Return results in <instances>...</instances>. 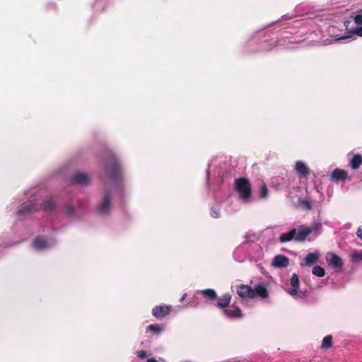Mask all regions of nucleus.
Here are the masks:
<instances>
[{"mask_svg":"<svg viewBox=\"0 0 362 362\" xmlns=\"http://www.w3.org/2000/svg\"><path fill=\"white\" fill-rule=\"evenodd\" d=\"M105 170L110 179L113 182H120L122 179V168L117 157L110 154L106 159Z\"/></svg>","mask_w":362,"mask_h":362,"instance_id":"nucleus-1","label":"nucleus"},{"mask_svg":"<svg viewBox=\"0 0 362 362\" xmlns=\"http://www.w3.org/2000/svg\"><path fill=\"white\" fill-rule=\"evenodd\" d=\"M235 189L239 193L240 197L245 202L250 200L252 188L247 178L241 177L235 180Z\"/></svg>","mask_w":362,"mask_h":362,"instance_id":"nucleus-2","label":"nucleus"},{"mask_svg":"<svg viewBox=\"0 0 362 362\" xmlns=\"http://www.w3.org/2000/svg\"><path fill=\"white\" fill-rule=\"evenodd\" d=\"M322 225L320 222H313L310 226H306L305 225L299 226V240H306L308 235L313 232L320 233L322 230Z\"/></svg>","mask_w":362,"mask_h":362,"instance_id":"nucleus-3","label":"nucleus"},{"mask_svg":"<svg viewBox=\"0 0 362 362\" xmlns=\"http://www.w3.org/2000/svg\"><path fill=\"white\" fill-rule=\"evenodd\" d=\"M299 226L297 228H292L288 233H281L279 236V241L281 243H286L291 240H294L297 243H304L305 240H299Z\"/></svg>","mask_w":362,"mask_h":362,"instance_id":"nucleus-4","label":"nucleus"},{"mask_svg":"<svg viewBox=\"0 0 362 362\" xmlns=\"http://www.w3.org/2000/svg\"><path fill=\"white\" fill-rule=\"evenodd\" d=\"M237 294L242 299H252L254 298L253 288L245 284H240L237 286Z\"/></svg>","mask_w":362,"mask_h":362,"instance_id":"nucleus-5","label":"nucleus"},{"mask_svg":"<svg viewBox=\"0 0 362 362\" xmlns=\"http://www.w3.org/2000/svg\"><path fill=\"white\" fill-rule=\"evenodd\" d=\"M39 210L40 208L36 204L29 201L21 204L18 214L20 216H24L33 212L38 211Z\"/></svg>","mask_w":362,"mask_h":362,"instance_id":"nucleus-6","label":"nucleus"},{"mask_svg":"<svg viewBox=\"0 0 362 362\" xmlns=\"http://www.w3.org/2000/svg\"><path fill=\"white\" fill-rule=\"evenodd\" d=\"M171 310V305H156L152 309V313L157 319H161L168 315Z\"/></svg>","mask_w":362,"mask_h":362,"instance_id":"nucleus-7","label":"nucleus"},{"mask_svg":"<svg viewBox=\"0 0 362 362\" xmlns=\"http://www.w3.org/2000/svg\"><path fill=\"white\" fill-rule=\"evenodd\" d=\"M326 259L328 262L329 265L334 269H341L343 266V261L341 258L334 253L328 254Z\"/></svg>","mask_w":362,"mask_h":362,"instance_id":"nucleus-8","label":"nucleus"},{"mask_svg":"<svg viewBox=\"0 0 362 362\" xmlns=\"http://www.w3.org/2000/svg\"><path fill=\"white\" fill-rule=\"evenodd\" d=\"M223 314L228 318L236 319L243 317V313L240 308L237 306H228L227 308L223 310Z\"/></svg>","mask_w":362,"mask_h":362,"instance_id":"nucleus-9","label":"nucleus"},{"mask_svg":"<svg viewBox=\"0 0 362 362\" xmlns=\"http://www.w3.org/2000/svg\"><path fill=\"white\" fill-rule=\"evenodd\" d=\"M112 194L110 192H106L104 195L103 202L98 206L99 212L107 214L110 211L111 206Z\"/></svg>","mask_w":362,"mask_h":362,"instance_id":"nucleus-10","label":"nucleus"},{"mask_svg":"<svg viewBox=\"0 0 362 362\" xmlns=\"http://www.w3.org/2000/svg\"><path fill=\"white\" fill-rule=\"evenodd\" d=\"M288 264L289 259L283 255H276L273 259L272 265L276 268H285Z\"/></svg>","mask_w":362,"mask_h":362,"instance_id":"nucleus-11","label":"nucleus"},{"mask_svg":"<svg viewBox=\"0 0 362 362\" xmlns=\"http://www.w3.org/2000/svg\"><path fill=\"white\" fill-rule=\"evenodd\" d=\"M254 298L259 297L262 299L267 298L269 296L268 290L262 284H257L253 288Z\"/></svg>","mask_w":362,"mask_h":362,"instance_id":"nucleus-12","label":"nucleus"},{"mask_svg":"<svg viewBox=\"0 0 362 362\" xmlns=\"http://www.w3.org/2000/svg\"><path fill=\"white\" fill-rule=\"evenodd\" d=\"M72 182L79 185H88L89 177L87 174L83 173H76L71 178Z\"/></svg>","mask_w":362,"mask_h":362,"instance_id":"nucleus-13","label":"nucleus"},{"mask_svg":"<svg viewBox=\"0 0 362 362\" xmlns=\"http://www.w3.org/2000/svg\"><path fill=\"white\" fill-rule=\"evenodd\" d=\"M348 178V173L346 170L337 168L335 169L332 175L331 179L332 181L339 182L340 181H344Z\"/></svg>","mask_w":362,"mask_h":362,"instance_id":"nucleus-14","label":"nucleus"},{"mask_svg":"<svg viewBox=\"0 0 362 362\" xmlns=\"http://www.w3.org/2000/svg\"><path fill=\"white\" fill-rule=\"evenodd\" d=\"M33 247L37 250H43L48 247V243L43 236L39 235L33 240Z\"/></svg>","mask_w":362,"mask_h":362,"instance_id":"nucleus-15","label":"nucleus"},{"mask_svg":"<svg viewBox=\"0 0 362 362\" xmlns=\"http://www.w3.org/2000/svg\"><path fill=\"white\" fill-rule=\"evenodd\" d=\"M295 170L302 177H307L310 174L309 168L302 161L296 163Z\"/></svg>","mask_w":362,"mask_h":362,"instance_id":"nucleus-16","label":"nucleus"},{"mask_svg":"<svg viewBox=\"0 0 362 362\" xmlns=\"http://www.w3.org/2000/svg\"><path fill=\"white\" fill-rule=\"evenodd\" d=\"M230 301L231 295L229 293H226L218 298L216 306L224 310L229 306Z\"/></svg>","mask_w":362,"mask_h":362,"instance_id":"nucleus-17","label":"nucleus"},{"mask_svg":"<svg viewBox=\"0 0 362 362\" xmlns=\"http://www.w3.org/2000/svg\"><path fill=\"white\" fill-rule=\"evenodd\" d=\"M362 164V156L361 154L354 155L350 160V167L353 170H357Z\"/></svg>","mask_w":362,"mask_h":362,"instance_id":"nucleus-18","label":"nucleus"},{"mask_svg":"<svg viewBox=\"0 0 362 362\" xmlns=\"http://www.w3.org/2000/svg\"><path fill=\"white\" fill-rule=\"evenodd\" d=\"M320 255L317 253H309L305 258V264L307 266H312L319 259Z\"/></svg>","mask_w":362,"mask_h":362,"instance_id":"nucleus-19","label":"nucleus"},{"mask_svg":"<svg viewBox=\"0 0 362 362\" xmlns=\"http://www.w3.org/2000/svg\"><path fill=\"white\" fill-rule=\"evenodd\" d=\"M202 294L205 298H207L211 300H214L217 298L216 293L214 290L208 288L202 291Z\"/></svg>","mask_w":362,"mask_h":362,"instance_id":"nucleus-20","label":"nucleus"},{"mask_svg":"<svg viewBox=\"0 0 362 362\" xmlns=\"http://www.w3.org/2000/svg\"><path fill=\"white\" fill-rule=\"evenodd\" d=\"M54 203L52 199H48L42 203L40 208L45 211H50L54 208Z\"/></svg>","mask_w":362,"mask_h":362,"instance_id":"nucleus-21","label":"nucleus"},{"mask_svg":"<svg viewBox=\"0 0 362 362\" xmlns=\"http://www.w3.org/2000/svg\"><path fill=\"white\" fill-rule=\"evenodd\" d=\"M332 346V335H327L324 337L321 348L322 349H329Z\"/></svg>","mask_w":362,"mask_h":362,"instance_id":"nucleus-22","label":"nucleus"},{"mask_svg":"<svg viewBox=\"0 0 362 362\" xmlns=\"http://www.w3.org/2000/svg\"><path fill=\"white\" fill-rule=\"evenodd\" d=\"M312 273L313 275L318 277H322L325 275V269L318 265H316L313 268Z\"/></svg>","mask_w":362,"mask_h":362,"instance_id":"nucleus-23","label":"nucleus"},{"mask_svg":"<svg viewBox=\"0 0 362 362\" xmlns=\"http://www.w3.org/2000/svg\"><path fill=\"white\" fill-rule=\"evenodd\" d=\"M351 260L353 262H361L362 261V250H354L351 255Z\"/></svg>","mask_w":362,"mask_h":362,"instance_id":"nucleus-24","label":"nucleus"},{"mask_svg":"<svg viewBox=\"0 0 362 362\" xmlns=\"http://www.w3.org/2000/svg\"><path fill=\"white\" fill-rule=\"evenodd\" d=\"M298 287H292L291 289L288 290V293L292 296H297L298 298H302L304 297V293L302 292L298 293Z\"/></svg>","mask_w":362,"mask_h":362,"instance_id":"nucleus-25","label":"nucleus"},{"mask_svg":"<svg viewBox=\"0 0 362 362\" xmlns=\"http://www.w3.org/2000/svg\"><path fill=\"white\" fill-rule=\"evenodd\" d=\"M290 281L292 287H299V279L296 274L292 275Z\"/></svg>","mask_w":362,"mask_h":362,"instance_id":"nucleus-26","label":"nucleus"},{"mask_svg":"<svg viewBox=\"0 0 362 362\" xmlns=\"http://www.w3.org/2000/svg\"><path fill=\"white\" fill-rule=\"evenodd\" d=\"M148 329L156 333L159 334L162 331V328L160 327L159 325H150L148 327Z\"/></svg>","mask_w":362,"mask_h":362,"instance_id":"nucleus-27","label":"nucleus"},{"mask_svg":"<svg viewBox=\"0 0 362 362\" xmlns=\"http://www.w3.org/2000/svg\"><path fill=\"white\" fill-rule=\"evenodd\" d=\"M300 204L305 209L310 210L312 209V202L307 199L300 200Z\"/></svg>","mask_w":362,"mask_h":362,"instance_id":"nucleus-28","label":"nucleus"},{"mask_svg":"<svg viewBox=\"0 0 362 362\" xmlns=\"http://www.w3.org/2000/svg\"><path fill=\"white\" fill-rule=\"evenodd\" d=\"M268 196V189L265 184H263L260 187V197L267 198Z\"/></svg>","mask_w":362,"mask_h":362,"instance_id":"nucleus-29","label":"nucleus"},{"mask_svg":"<svg viewBox=\"0 0 362 362\" xmlns=\"http://www.w3.org/2000/svg\"><path fill=\"white\" fill-rule=\"evenodd\" d=\"M360 14L354 17V21L357 25H362V9L359 11Z\"/></svg>","mask_w":362,"mask_h":362,"instance_id":"nucleus-30","label":"nucleus"},{"mask_svg":"<svg viewBox=\"0 0 362 362\" xmlns=\"http://www.w3.org/2000/svg\"><path fill=\"white\" fill-rule=\"evenodd\" d=\"M210 214L213 218H217L219 217V211L214 208H211Z\"/></svg>","mask_w":362,"mask_h":362,"instance_id":"nucleus-31","label":"nucleus"},{"mask_svg":"<svg viewBox=\"0 0 362 362\" xmlns=\"http://www.w3.org/2000/svg\"><path fill=\"white\" fill-rule=\"evenodd\" d=\"M136 354H137V356L141 359L145 358L148 356L147 352L144 350L137 351Z\"/></svg>","mask_w":362,"mask_h":362,"instance_id":"nucleus-32","label":"nucleus"},{"mask_svg":"<svg viewBox=\"0 0 362 362\" xmlns=\"http://www.w3.org/2000/svg\"><path fill=\"white\" fill-rule=\"evenodd\" d=\"M357 236L362 240V227H359L356 231Z\"/></svg>","mask_w":362,"mask_h":362,"instance_id":"nucleus-33","label":"nucleus"},{"mask_svg":"<svg viewBox=\"0 0 362 362\" xmlns=\"http://www.w3.org/2000/svg\"><path fill=\"white\" fill-rule=\"evenodd\" d=\"M355 33L359 36H362V27L357 28L355 31Z\"/></svg>","mask_w":362,"mask_h":362,"instance_id":"nucleus-34","label":"nucleus"},{"mask_svg":"<svg viewBox=\"0 0 362 362\" xmlns=\"http://www.w3.org/2000/svg\"><path fill=\"white\" fill-rule=\"evenodd\" d=\"M147 362H158L155 358H149Z\"/></svg>","mask_w":362,"mask_h":362,"instance_id":"nucleus-35","label":"nucleus"},{"mask_svg":"<svg viewBox=\"0 0 362 362\" xmlns=\"http://www.w3.org/2000/svg\"><path fill=\"white\" fill-rule=\"evenodd\" d=\"M186 296H187V294H186V293H185V294L182 296V297L181 298L180 300H181V301H183V300H185V298H186Z\"/></svg>","mask_w":362,"mask_h":362,"instance_id":"nucleus-36","label":"nucleus"}]
</instances>
